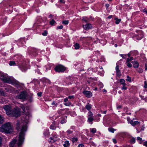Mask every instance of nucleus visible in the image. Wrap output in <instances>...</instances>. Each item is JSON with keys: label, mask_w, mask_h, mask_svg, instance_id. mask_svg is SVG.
<instances>
[{"label": "nucleus", "mask_w": 147, "mask_h": 147, "mask_svg": "<svg viewBox=\"0 0 147 147\" xmlns=\"http://www.w3.org/2000/svg\"><path fill=\"white\" fill-rule=\"evenodd\" d=\"M28 122L27 119H24V122L21 123L20 122H18L17 123L16 129L17 130H19L20 129L21 131L19 134L18 142L17 143L18 146L20 147L23 143L24 139V136L25 133L27 129V124Z\"/></svg>", "instance_id": "obj_1"}, {"label": "nucleus", "mask_w": 147, "mask_h": 147, "mask_svg": "<svg viewBox=\"0 0 147 147\" xmlns=\"http://www.w3.org/2000/svg\"><path fill=\"white\" fill-rule=\"evenodd\" d=\"M0 131L7 134L13 131V128L11 123L8 122L4 124L0 127Z\"/></svg>", "instance_id": "obj_2"}, {"label": "nucleus", "mask_w": 147, "mask_h": 147, "mask_svg": "<svg viewBox=\"0 0 147 147\" xmlns=\"http://www.w3.org/2000/svg\"><path fill=\"white\" fill-rule=\"evenodd\" d=\"M20 115V109L18 107H15L13 110L11 111L10 114L9 115V116H14L18 117Z\"/></svg>", "instance_id": "obj_3"}, {"label": "nucleus", "mask_w": 147, "mask_h": 147, "mask_svg": "<svg viewBox=\"0 0 147 147\" xmlns=\"http://www.w3.org/2000/svg\"><path fill=\"white\" fill-rule=\"evenodd\" d=\"M0 78L4 82L11 84L12 82V80L9 77L3 74L0 76Z\"/></svg>", "instance_id": "obj_4"}, {"label": "nucleus", "mask_w": 147, "mask_h": 147, "mask_svg": "<svg viewBox=\"0 0 147 147\" xmlns=\"http://www.w3.org/2000/svg\"><path fill=\"white\" fill-rule=\"evenodd\" d=\"M27 97V93L25 91L21 92L20 94L16 96L17 99L25 100Z\"/></svg>", "instance_id": "obj_5"}, {"label": "nucleus", "mask_w": 147, "mask_h": 147, "mask_svg": "<svg viewBox=\"0 0 147 147\" xmlns=\"http://www.w3.org/2000/svg\"><path fill=\"white\" fill-rule=\"evenodd\" d=\"M55 70L56 72H63L66 70V68L61 65H59L55 67Z\"/></svg>", "instance_id": "obj_6"}, {"label": "nucleus", "mask_w": 147, "mask_h": 147, "mask_svg": "<svg viewBox=\"0 0 147 147\" xmlns=\"http://www.w3.org/2000/svg\"><path fill=\"white\" fill-rule=\"evenodd\" d=\"M3 108L5 111L7 115L10 114L11 110L10 106L8 105H5L4 106Z\"/></svg>", "instance_id": "obj_7"}, {"label": "nucleus", "mask_w": 147, "mask_h": 147, "mask_svg": "<svg viewBox=\"0 0 147 147\" xmlns=\"http://www.w3.org/2000/svg\"><path fill=\"white\" fill-rule=\"evenodd\" d=\"M83 93L85 96L88 98H90L92 96V92L90 91L87 90H84L83 92Z\"/></svg>", "instance_id": "obj_8"}, {"label": "nucleus", "mask_w": 147, "mask_h": 147, "mask_svg": "<svg viewBox=\"0 0 147 147\" xmlns=\"http://www.w3.org/2000/svg\"><path fill=\"white\" fill-rule=\"evenodd\" d=\"M138 34L137 39L138 40H140L142 39L143 37V32L141 30L138 31Z\"/></svg>", "instance_id": "obj_9"}, {"label": "nucleus", "mask_w": 147, "mask_h": 147, "mask_svg": "<svg viewBox=\"0 0 147 147\" xmlns=\"http://www.w3.org/2000/svg\"><path fill=\"white\" fill-rule=\"evenodd\" d=\"M84 28L86 30H88L91 28L92 25L90 24H86L85 25H83Z\"/></svg>", "instance_id": "obj_10"}, {"label": "nucleus", "mask_w": 147, "mask_h": 147, "mask_svg": "<svg viewBox=\"0 0 147 147\" xmlns=\"http://www.w3.org/2000/svg\"><path fill=\"white\" fill-rule=\"evenodd\" d=\"M131 62L133 64V67L134 68H138L139 66V64L138 62L136 61H131Z\"/></svg>", "instance_id": "obj_11"}, {"label": "nucleus", "mask_w": 147, "mask_h": 147, "mask_svg": "<svg viewBox=\"0 0 147 147\" xmlns=\"http://www.w3.org/2000/svg\"><path fill=\"white\" fill-rule=\"evenodd\" d=\"M17 140L16 139H13V140L10 142L9 144L10 147H14L16 144Z\"/></svg>", "instance_id": "obj_12"}, {"label": "nucleus", "mask_w": 147, "mask_h": 147, "mask_svg": "<svg viewBox=\"0 0 147 147\" xmlns=\"http://www.w3.org/2000/svg\"><path fill=\"white\" fill-rule=\"evenodd\" d=\"M115 69L116 71L117 75L118 76H120L121 75V73L120 70H119V67L118 65H117L115 67Z\"/></svg>", "instance_id": "obj_13"}, {"label": "nucleus", "mask_w": 147, "mask_h": 147, "mask_svg": "<svg viewBox=\"0 0 147 147\" xmlns=\"http://www.w3.org/2000/svg\"><path fill=\"white\" fill-rule=\"evenodd\" d=\"M130 123L132 125H135L138 124L140 123V122H139L138 121H134L132 120H131L130 121Z\"/></svg>", "instance_id": "obj_14"}, {"label": "nucleus", "mask_w": 147, "mask_h": 147, "mask_svg": "<svg viewBox=\"0 0 147 147\" xmlns=\"http://www.w3.org/2000/svg\"><path fill=\"white\" fill-rule=\"evenodd\" d=\"M70 144L68 141H66L65 142V143L63 144L64 147H69Z\"/></svg>", "instance_id": "obj_15"}, {"label": "nucleus", "mask_w": 147, "mask_h": 147, "mask_svg": "<svg viewBox=\"0 0 147 147\" xmlns=\"http://www.w3.org/2000/svg\"><path fill=\"white\" fill-rule=\"evenodd\" d=\"M85 108L88 110H90L91 108V105L89 103H88L85 106Z\"/></svg>", "instance_id": "obj_16"}, {"label": "nucleus", "mask_w": 147, "mask_h": 147, "mask_svg": "<svg viewBox=\"0 0 147 147\" xmlns=\"http://www.w3.org/2000/svg\"><path fill=\"white\" fill-rule=\"evenodd\" d=\"M88 122L90 123L92 122V121L94 120V118L93 117H88Z\"/></svg>", "instance_id": "obj_17"}, {"label": "nucleus", "mask_w": 147, "mask_h": 147, "mask_svg": "<svg viewBox=\"0 0 147 147\" xmlns=\"http://www.w3.org/2000/svg\"><path fill=\"white\" fill-rule=\"evenodd\" d=\"M115 20H116L115 23L117 24H118L121 20V19H118L117 18H115Z\"/></svg>", "instance_id": "obj_18"}, {"label": "nucleus", "mask_w": 147, "mask_h": 147, "mask_svg": "<svg viewBox=\"0 0 147 147\" xmlns=\"http://www.w3.org/2000/svg\"><path fill=\"white\" fill-rule=\"evenodd\" d=\"M82 20L86 22H88L89 19L86 17H84L82 18Z\"/></svg>", "instance_id": "obj_19"}, {"label": "nucleus", "mask_w": 147, "mask_h": 147, "mask_svg": "<svg viewBox=\"0 0 147 147\" xmlns=\"http://www.w3.org/2000/svg\"><path fill=\"white\" fill-rule=\"evenodd\" d=\"M74 47L75 49H77L80 48V46L79 44L78 43H76L74 45Z\"/></svg>", "instance_id": "obj_20"}, {"label": "nucleus", "mask_w": 147, "mask_h": 147, "mask_svg": "<svg viewBox=\"0 0 147 147\" xmlns=\"http://www.w3.org/2000/svg\"><path fill=\"white\" fill-rule=\"evenodd\" d=\"M136 141V139L134 138H132L130 140V142L131 143L134 144L135 143Z\"/></svg>", "instance_id": "obj_21"}, {"label": "nucleus", "mask_w": 147, "mask_h": 147, "mask_svg": "<svg viewBox=\"0 0 147 147\" xmlns=\"http://www.w3.org/2000/svg\"><path fill=\"white\" fill-rule=\"evenodd\" d=\"M50 128V129H53V130L55 129L56 127L55 126V124L53 123V124H52L51 125Z\"/></svg>", "instance_id": "obj_22"}, {"label": "nucleus", "mask_w": 147, "mask_h": 147, "mask_svg": "<svg viewBox=\"0 0 147 147\" xmlns=\"http://www.w3.org/2000/svg\"><path fill=\"white\" fill-rule=\"evenodd\" d=\"M9 65L10 66H15L16 65L15 62L14 61H10L9 63Z\"/></svg>", "instance_id": "obj_23"}, {"label": "nucleus", "mask_w": 147, "mask_h": 147, "mask_svg": "<svg viewBox=\"0 0 147 147\" xmlns=\"http://www.w3.org/2000/svg\"><path fill=\"white\" fill-rule=\"evenodd\" d=\"M90 132L93 134L95 133L96 132V129L95 128L91 129H90Z\"/></svg>", "instance_id": "obj_24"}, {"label": "nucleus", "mask_w": 147, "mask_h": 147, "mask_svg": "<svg viewBox=\"0 0 147 147\" xmlns=\"http://www.w3.org/2000/svg\"><path fill=\"white\" fill-rule=\"evenodd\" d=\"M4 119L3 117L0 115V124L3 123L4 121Z\"/></svg>", "instance_id": "obj_25"}, {"label": "nucleus", "mask_w": 147, "mask_h": 147, "mask_svg": "<svg viewBox=\"0 0 147 147\" xmlns=\"http://www.w3.org/2000/svg\"><path fill=\"white\" fill-rule=\"evenodd\" d=\"M67 120L66 119L63 118L61 121L60 123L61 124H63L66 123Z\"/></svg>", "instance_id": "obj_26"}, {"label": "nucleus", "mask_w": 147, "mask_h": 147, "mask_svg": "<svg viewBox=\"0 0 147 147\" xmlns=\"http://www.w3.org/2000/svg\"><path fill=\"white\" fill-rule=\"evenodd\" d=\"M120 82L121 83V84H122L123 85H126V84L125 83V80L121 79H120Z\"/></svg>", "instance_id": "obj_27"}, {"label": "nucleus", "mask_w": 147, "mask_h": 147, "mask_svg": "<svg viewBox=\"0 0 147 147\" xmlns=\"http://www.w3.org/2000/svg\"><path fill=\"white\" fill-rule=\"evenodd\" d=\"M55 23H56V22L53 19L50 22V24L52 26H53Z\"/></svg>", "instance_id": "obj_28"}, {"label": "nucleus", "mask_w": 147, "mask_h": 147, "mask_svg": "<svg viewBox=\"0 0 147 147\" xmlns=\"http://www.w3.org/2000/svg\"><path fill=\"white\" fill-rule=\"evenodd\" d=\"M108 130L110 132H111L112 133H113L115 131V129H113V128H109L108 129Z\"/></svg>", "instance_id": "obj_29"}, {"label": "nucleus", "mask_w": 147, "mask_h": 147, "mask_svg": "<svg viewBox=\"0 0 147 147\" xmlns=\"http://www.w3.org/2000/svg\"><path fill=\"white\" fill-rule=\"evenodd\" d=\"M137 139L138 141H139L140 144H142V138L139 137H137Z\"/></svg>", "instance_id": "obj_30"}, {"label": "nucleus", "mask_w": 147, "mask_h": 147, "mask_svg": "<svg viewBox=\"0 0 147 147\" xmlns=\"http://www.w3.org/2000/svg\"><path fill=\"white\" fill-rule=\"evenodd\" d=\"M119 55L123 59H125L127 56V54H120Z\"/></svg>", "instance_id": "obj_31"}, {"label": "nucleus", "mask_w": 147, "mask_h": 147, "mask_svg": "<svg viewBox=\"0 0 147 147\" xmlns=\"http://www.w3.org/2000/svg\"><path fill=\"white\" fill-rule=\"evenodd\" d=\"M0 95L2 96H4V92L2 89H0Z\"/></svg>", "instance_id": "obj_32"}, {"label": "nucleus", "mask_w": 147, "mask_h": 147, "mask_svg": "<svg viewBox=\"0 0 147 147\" xmlns=\"http://www.w3.org/2000/svg\"><path fill=\"white\" fill-rule=\"evenodd\" d=\"M88 117H93V114L92 112L89 111L88 113Z\"/></svg>", "instance_id": "obj_33"}, {"label": "nucleus", "mask_w": 147, "mask_h": 147, "mask_svg": "<svg viewBox=\"0 0 147 147\" xmlns=\"http://www.w3.org/2000/svg\"><path fill=\"white\" fill-rule=\"evenodd\" d=\"M78 140V138H73L72 139V141L74 142H77Z\"/></svg>", "instance_id": "obj_34"}, {"label": "nucleus", "mask_w": 147, "mask_h": 147, "mask_svg": "<svg viewBox=\"0 0 147 147\" xmlns=\"http://www.w3.org/2000/svg\"><path fill=\"white\" fill-rule=\"evenodd\" d=\"M47 34V31L46 30H45L42 33V34L44 36H46Z\"/></svg>", "instance_id": "obj_35"}, {"label": "nucleus", "mask_w": 147, "mask_h": 147, "mask_svg": "<svg viewBox=\"0 0 147 147\" xmlns=\"http://www.w3.org/2000/svg\"><path fill=\"white\" fill-rule=\"evenodd\" d=\"M64 104L65 106H69L71 105V103L69 102H67L64 103Z\"/></svg>", "instance_id": "obj_36"}, {"label": "nucleus", "mask_w": 147, "mask_h": 147, "mask_svg": "<svg viewBox=\"0 0 147 147\" xmlns=\"http://www.w3.org/2000/svg\"><path fill=\"white\" fill-rule=\"evenodd\" d=\"M21 69L23 71H25L27 69V68L26 67L22 66L21 67Z\"/></svg>", "instance_id": "obj_37"}, {"label": "nucleus", "mask_w": 147, "mask_h": 147, "mask_svg": "<svg viewBox=\"0 0 147 147\" xmlns=\"http://www.w3.org/2000/svg\"><path fill=\"white\" fill-rule=\"evenodd\" d=\"M73 131L70 129H68L67 131L66 132L68 134H70L72 133Z\"/></svg>", "instance_id": "obj_38"}, {"label": "nucleus", "mask_w": 147, "mask_h": 147, "mask_svg": "<svg viewBox=\"0 0 147 147\" xmlns=\"http://www.w3.org/2000/svg\"><path fill=\"white\" fill-rule=\"evenodd\" d=\"M21 107L22 109L23 112L24 113L25 112V106L23 105H21Z\"/></svg>", "instance_id": "obj_39"}, {"label": "nucleus", "mask_w": 147, "mask_h": 147, "mask_svg": "<svg viewBox=\"0 0 147 147\" xmlns=\"http://www.w3.org/2000/svg\"><path fill=\"white\" fill-rule=\"evenodd\" d=\"M63 24L67 25V24L69 23V22L67 20H65L63 21L62 22Z\"/></svg>", "instance_id": "obj_40"}, {"label": "nucleus", "mask_w": 147, "mask_h": 147, "mask_svg": "<svg viewBox=\"0 0 147 147\" xmlns=\"http://www.w3.org/2000/svg\"><path fill=\"white\" fill-rule=\"evenodd\" d=\"M127 66L129 67H132V65L130 62L126 63Z\"/></svg>", "instance_id": "obj_41"}, {"label": "nucleus", "mask_w": 147, "mask_h": 147, "mask_svg": "<svg viewBox=\"0 0 147 147\" xmlns=\"http://www.w3.org/2000/svg\"><path fill=\"white\" fill-rule=\"evenodd\" d=\"M127 79H126V80L127 81L131 82V78L128 76H127Z\"/></svg>", "instance_id": "obj_42"}, {"label": "nucleus", "mask_w": 147, "mask_h": 147, "mask_svg": "<svg viewBox=\"0 0 147 147\" xmlns=\"http://www.w3.org/2000/svg\"><path fill=\"white\" fill-rule=\"evenodd\" d=\"M138 71L140 73H142L143 72V70L142 68H139L138 69Z\"/></svg>", "instance_id": "obj_43"}, {"label": "nucleus", "mask_w": 147, "mask_h": 147, "mask_svg": "<svg viewBox=\"0 0 147 147\" xmlns=\"http://www.w3.org/2000/svg\"><path fill=\"white\" fill-rule=\"evenodd\" d=\"M98 85L100 86V88H102L103 86V84L101 83H100L98 84Z\"/></svg>", "instance_id": "obj_44"}, {"label": "nucleus", "mask_w": 147, "mask_h": 147, "mask_svg": "<svg viewBox=\"0 0 147 147\" xmlns=\"http://www.w3.org/2000/svg\"><path fill=\"white\" fill-rule=\"evenodd\" d=\"M126 85H123V87L121 88V89L122 90H126L127 89V88L125 86Z\"/></svg>", "instance_id": "obj_45"}, {"label": "nucleus", "mask_w": 147, "mask_h": 147, "mask_svg": "<svg viewBox=\"0 0 147 147\" xmlns=\"http://www.w3.org/2000/svg\"><path fill=\"white\" fill-rule=\"evenodd\" d=\"M52 105H54L55 106L57 107V105H58V103H56L55 101H53L51 104Z\"/></svg>", "instance_id": "obj_46"}, {"label": "nucleus", "mask_w": 147, "mask_h": 147, "mask_svg": "<svg viewBox=\"0 0 147 147\" xmlns=\"http://www.w3.org/2000/svg\"><path fill=\"white\" fill-rule=\"evenodd\" d=\"M63 28V26L62 25H61L59 26H57V29H61Z\"/></svg>", "instance_id": "obj_47"}, {"label": "nucleus", "mask_w": 147, "mask_h": 147, "mask_svg": "<svg viewBox=\"0 0 147 147\" xmlns=\"http://www.w3.org/2000/svg\"><path fill=\"white\" fill-rule=\"evenodd\" d=\"M143 145L146 147H147V141L144 142L143 143Z\"/></svg>", "instance_id": "obj_48"}, {"label": "nucleus", "mask_w": 147, "mask_h": 147, "mask_svg": "<svg viewBox=\"0 0 147 147\" xmlns=\"http://www.w3.org/2000/svg\"><path fill=\"white\" fill-rule=\"evenodd\" d=\"M59 2L61 3H64L65 1L64 0H59Z\"/></svg>", "instance_id": "obj_49"}, {"label": "nucleus", "mask_w": 147, "mask_h": 147, "mask_svg": "<svg viewBox=\"0 0 147 147\" xmlns=\"http://www.w3.org/2000/svg\"><path fill=\"white\" fill-rule=\"evenodd\" d=\"M74 96H73V95L69 96L68 97V98L70 99L73 98H74Z\"/></svg>", "instance_id": "obj_50"}, {"label": "nucleus", "mask_w": 147, "mask_h": 147, "mask_svg": "<svg viewBox=\"0 0 147 147\" xmlns=\"http://www.w3.org/2000/svg\"><path fill=\"white\" fill-rule=\"evenodd\" d=\"M142 11L147 14V10H142Z\"/></svg>", "instance_id": "obj_51"}, {"label": "nucleus", "mask_w": 147, "mask_h": 147, "mask_svg": "<svg viewBox=\"0 0 147 147\" xmlns=\"http://www.w3.org/2000/svg\"><path fill=\"white\" fill-rule=\"evenodd\" d=\"M42 93L41 92H38L37 93L38 96L40 97L41 96Z\"/></svg>", "instance_id": "obj_52"}, {"label": "nucleus", "mask_w": 147, "mask_h": 147, "mask_svg": "<svg viewBox=\"0 0 147 147\" xmlns=\"http://www.w3.org/2000/svg\"><path fill=\"white\" fill-rule=\"evenodd\" d=\"M145 85L144 87L145 88H147V82H146V81L144 82Z\"/></svg>", "instance_id": "obj_53"}, {"label": "nucleus", "mask_w": 147, "mask_h": 147, "mask_svg": "<svg viewBox=\"0 0 147 147\" xmlns=\"http://www.w3.org/2000/svg\"><path fill=\"white\" fill-rule=\"evenodd\" d=\"M78 147H84L83 144H79L78 145Z\"/></svg>", "instance_id": "obj_54"}, {"label": "nucleus", "mask_w": 147, "mask_h": 147, "mask_svg": "<svg viewBox=\"0 0 147 147\" xmlns=\"http://www.w3.org/2000/svg\"><path fill=\"white\" fill-rule=\"evenodd\" d=\"M113 142L115 143L116 144L117 143V140L115 139H113Z\"/></svg>", "instance_id": "obj_55"}, {"label": "nucleus", "mask_w": 147, "mask_h": 147, "mask_svg": "<svg viewBox=\"0 0 147 147\" xmlns=\"http://www.w3.org/2000/svg\"><path fill=\"white\" fill-rule=\"evenodd\" d=\"M130 61H131L130 60V59L129 58H127L126 63L129 62Z\"/></svg>", "instance_id": "obj_56"}, {"label": "nucleus", "mask_w": 147, "mask_h": 147, "mask_svg": "<svg viewBox=\"0 0 147 147\" xmlns=\"http://www.w3.org/2000/svg\"><path fill=\"white\" fill-rule=\"evenodd\" d=\"M127 120L128 122L129 123L130 122V119L129 117H127Z\"/></svg>", "instance_id": "obj_57"}, {"label": "nucleus", "mask_w": 147, "mask_h": 147, "mask_svg": "<svg viewBox=\"0 0 147 147\" xmlns=\"http://www.w3.org/2000/svg\"><path fill=\"white\" fill-rule=\"evenodd\" d=\"M68 100V98H65V99L64 100V101L65 102H66Z\"/></svg>", "instance_id": "obj_58"}, {"label": "nucleus", "mask_w": 147, "mask_h": 147, "mask_svg": "<svg viewBox=\"0 0 147 147\" xmlns=\"http://www.w3.org/2000/svg\"><path fill=\"white\" fill-rule=\"evenodd\" d=\"M112 15H110L107 17V18L108 19H110L112 18Z\"/></svg>", "instance_id": "obj_59"}, {"label": "nucleus", "mask_w": 147, "mask_h": 147, "mask_svg": "<svg viewBox=\"0 0 147 147\" xmlns=\"http://www.w3.org/2000/svg\"><path fill=\"white\" fill-rule=\"evenodd\" d=\"M49 134V132L48 131H47V133L46 134H45V132L44 133V134L46 136V135H48Z\"/></svg>", "instance_id": "obj_60"}, {"label": "nucleus", "mask_w": 147, "mask_h": 147, "mask_svg": "<svg viewBox=\"0 0 147 147\" xmlns=\"http://www.w3.org/2000/svg\"><path fill=\"white\" fill-rule=\"evenodd\" d=\"M145 69L146 70H147V62L146 64H145Z\"/></svg>", "instance_id": "obj_61"}, {"label": "nucleus", "mask_w": 147, "mask_h": 147, "mask_svg": "<svg viewBox=\"0 0 147 147\" xmlns=\"http://www.w3.org/2000/svg\"><path fill=\"white\" fill-rule=\"evenodd\" d=\"M129 59H130V60H131V61L132 60H133L134 59L133 58L131 57H130Z\"/></svg>", "instance_id": "obj_62"}, {"label": "nucleus", "mask_w": 147, "mask_h": 147, "mask_svg": "<svg viewBox=\"0 0 147 147\" xmlns=\"http://www.w3.org/2000/svg\"><path fill=\"white\" fill-rule=\"evenodd\" d=\"M105 6L106 7V8L107 9L108 8V7H109V5L108 4H106L105 5Z\"/></svg>", "instance_id": "obj_63"}, {"label": "nucleus", "mask_w": 147, "mask_h": 147, "mask_svg": "<svg viewBox=\"0 0 147 147\" xmlns=\"http://www.w3.org/2000/svg\"><path fill=\"white\" fill-rule=\"evenodd\" d=\"M127 56H128V57H130V56H131V54H130V53H128V54H127Z\"/></svg>", "instance_id": "obj_64"}]
</instances>
